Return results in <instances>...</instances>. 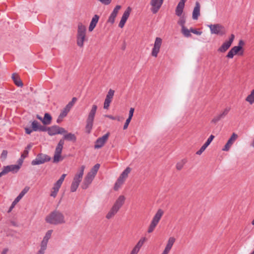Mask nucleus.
<instances>
[{"label":"nucleus","mask_w":254,"mask_h":254,"mask_svg":"<svg viewBox=\"0 0 254 254\" xmlns=\"http://www.w3.org/2000/svg\"><path fill=\"white\" fill-rule=\"evenodd\" d=\"M45 221L52 225H58L65 223V217L64 214L59 210H55L48 215Z\"/></svg>","instance_id":"nucleus-1"},{"label":"nucleus","mask_w":254,"mask_h":254,"mask_svg":"<svg viewBox=\"0 0 254 254\" xmlns=\"http://www.w3.org/2000/svg\"><path fill=\"white\" fill-rule=\"evenodd\" d=\"M97 106L96 105H93L92 108L90 111L86 121V132L87 133H90L93 126V122L94 120L95 116L97 111Z\"/></svg>","instance_id":"nucleus-2"},{"label":"nucleus","mask_w":254,"mask_h":254,"mask_svg":"<svg viewBox=\"0 0 254 254\" xmlns=\"http://www.w3.org/2000/svg\"><path fill=\"white\" fill-rule=\"evenodd\" d=\"M86 31V27L82 23L79 22L78 23L76 39L77 45L80 47L83 46L84 41L85 40Z\"/></svg>","instance_id":"nucleus-3"},{"label":"nucleus","mask_w":254,"mask_h":254,"mask_svg":"<svg viewBox=\"0 0 254 254\" xmlns=\"http://www.w3.org/2000/svg\"><path fill=\"white\" fill-rule=\"evenodd\" d=\"M164 214V211L161 209H159L155 215L154 216L151 223L148 229V232L150 233L153 231L159 221L160 220L162 216Z\"/></svg>","instance_id":"nucleus-4"},{"label":"nucleus","mask_w":254,"mask_h":254,"mask_svg":"<svg viewBox=\"0 0 254 254\" xmlns=\"http://www.w3.org/2000/svg\"><path fill=\"white\" fill-rule=\"evenodd\" d=\"M51 160V157L46 154L39 153L36 158L31 162V164L33 166L43 164L46 162H49Z\"/></svg>","instance_id":"nucleus-5"},{"label":"nucleus","mask_w":254,"mask_h":254,"mask_svg":"<svg viewBox=\"0 0 254 254\" xmlns=\"http://www.w3.org/2000/svg\"><path fill=\"white\" fill-rule=\"evenodd\" d=\"M211 34L222 36L226 34V31L224 26L220 24H211L209 25Z\"/></svg>","instance_id":"nucleus-6"},{"label":"nucleus","mask_w":254,"mask_h":254,"mask_svg":"<svg viewBox=\"0 0 254 254\" xmlns=\"http://www.w3.org/2000/svg\"><path fill=\"white\" fill-rule=\"evenodd\" d=\"M162 39L159 37H157L155 39L154 44V47L152 50L151 55L153 57H157L158 54L160 51V49L162 44Z\"/></svg>","instance_id":"nucleus-7"},{"label":"nucleus","mask_w":254,"mask_h":254,"mask_svg":"<svg viewBox=\"0 0 254 254\" xmlns=\"http://www.w3.org/2000/svg\"><path fill=\"white\" fill-rule=\"evenodd\" d=\"M109 136V133L108 132L104 134L103 136L99 137L96 141L94 145L95 149H99L101 148L105 144V142L107 140Z\"/></svg>","instance_id":"nucleus-8"},{"label":"nucleus","mask_w":254,"mask_h":254,"mask_svg":"<svg viewBox=\"0 0 254 254\" xmlns=\"http://www.w3.org/2000/svg\"><path fill=\"white\" fill-rule=\"evenodd\" d=\"M164 0H151L150 4L152 6L151 11L153 13H156L161 7Z\"/></svg>","instance_id":"nucleus-9"},{"label":"nucleus","mask_w":254,"mask_h":254,"mask_svg":"<svg viewBox=\"0 0 254 254\" xmlns=\"http://www.w3.org/2000/svg\"><path fill=\"white\" fill-rule=\"evenodd\" d=\"M235 38V35L231 34L228 41L225 42L223 43L221 46L218 49V51L220 52H225L231 46Z\"/></svg>","instance_id":"nucleus-10"},{"label":"nucleus","mask_w":254,"mask_h":254,"mask_svg":"<svg viewBox=\"0 0 254 254\" xmlns=\"http://www.w3.org/2000/svg\"><path fill=\"white\" fill-rule=\"evenodd\" d=\"M29 188L27 187H25L19 194V195L16 197V198L14 199V200L12 202L11 206H10L8 212H10L12 209L14 207L15 204L17 203L22 198V197L25 195V193L27 192L28 191Z\"/></svg>","instance_id":"nucleus-11"},{"label":"nucleus","mask_w":254,"mask_h":254,"mask_svg":"<svg viewBox=\"0 0 254 254\" xmlns=\"http://www.w3.org/2000/svg\"><path fill=\"white\" fill-rule=\"evenodd\" d=\"M131 11V8L129 6H128L126 9V10L124 11V12L122 16L121 21L119 24V27L123 28L124 26L127 19H128V18L130 15V13Z\"/></svg>","instance_id":"nucleus-12"},{"label":"nucleus","mask_w":254,"mask_h":254,"mask_svg":"<svg viewBox=\"0 0 254 254\" xmlns=\"http://www.w3.org/2000/svg\"><path fill=\"white\" fill-rule=\"evenodd\" d=\"M77 100V98L76 97H73L71 101L69 102L65 106V107L64 109L62 112L61 113V117H65L66 116L67 113L69 112L71 107L73 106L74 103Z\"/></svg>","instance_id":"nucleus-13"},{"label":"nucleus","mask_w":254,"mask_h":254,"mask_svg":"<svg viewBox=\"0 0 254 254\" xmlns=\"http://www.w3.org/2000/svg\"><path fill=\"white\" fill-rule=\"evenodd\" d=\"M238 135L235 133H233L231 136L230 138L228 139L227 142L224 146L222 150L225 151H227L229 150L230 147L234 143V141L236 140Z\"/></svg>","instance_id":"nucleus-14"},{"label":"nucleus","mask_w":254,"mask_h":254,"mask_svg":"<svg viewBox=\"0 0 254 254\" xmlns=\"http://www.w3.org/2000/svg\"><path fill=\"white\" fill-rule=\"evenodd\" d=\"M94 176L89 173L84 178V181L82 184L81 187L82 189L85 190L88 188L89 185L92 183L94 178Z\"/></svg>","instance_id":"nucleus-15"},{"label":"nucleus","mask_w":254,"mask_h":254,"mask_svg":"<svg viewBox=\"0 0 254 254\" xmlns=\"http://www.w3.org/2000/svg\"><path fill=\"white\" fill-rule=\"evenodd\" d=\"M31 127L34 131H46V127L42 126L37 121L34 120L31 123Z\"/></svg>","instance_id":"nucleus-16"},{"label":"nucleus","mask_w":254,"mask_h":254,"mask_svg":"<svg viewBox=\"0 0 254 254\" xmlns=\"http://www.w3.org/2000/svg\"><path fill=\"white\" fill-rule=\"evenodd\" d=\"M121 8V6L118 5L115 6L110 14L108 21L112 24L115 22V18L118 14L119 10Z\"/></svg>","instance_id":"nucleus-17"},{"label":"nucleus","mask_w":254,"mask_h":254,"mask_svg":"<svg viewBox=\"0 0 254 254\" xmlns=\"http://www.w3.org/2000/svg\"><path fill=\"white\" fill-rule=\"evenodd\" d=\"M214 138V136L213 135H211L205 143L201 147L199 150H198L196 154L197 155H201L202 152L205 150V149L207 147V146L210 144L213 138Z\"/></svg>","instance_id":"nucleus-18"},{"label":"nucleus","mask_w":254,"mask_h":254,"mask_svg":"<svg viewBox=\"0 0 254 254\" xmlns=\"http://www.w3.org/2000/svg\"><path fill=\"white\" fill-rule=\"evenodd\" d=\"M3 169L6 174L10 172H12L13 173H16L20 169L19 166H17L16 165H10L4 166Z\"/></svg>","instance_id":"nucleus-19"},{"label":"nucleus","mask_w":254,"mask_h":254,"mask_svg":"<svg viewBox=\"0 0 254 254\" xmlns=\"http://www.w3.org/2000/svg\"><path fill=\"white\" fill-rule=\"evenodd\" d=\"M85 169L84 166H81L80 170L79 172H78L74 176L73 178V182H74L75 183L76 182L77 183L80 184V182L81 181L83 173H84V170Z\"/></svg>","instance_id":"nucleus-20"},{"label":"nucleus","mask_w":254,"mask_h":254,"mask_svg":"<svg viewBox=\"0 0 254 254\" xmlns=\"http://www.w3.org/2000/svg\"><path fill=\"white\" fill-rule=\"evenodd\" d=\"M200 5L199 2L196 1L195 2V6L192 11V19L193 20H197L200 15Z\"/></svg>","instance_id":"nucleus-21"},{"label":"nucleus","mask_w":254,"mask_h":254,"mask_svg":"<svg viewBox=\"0 0 254 254\" xmlns=\"http://www.w3.org/2000/svg\"><path fill=\"white\" fill-rule=\"evenodd\" d=\"M58 128L59 126L56 125L50 127H46V131L48 132L49 135L53 136L58 134Z\"/></svg>","instance_id":"nucleus-22"},{"label":"nucleus","mask_w":254,"mask_h":254,"mask_svg":"<svg viewBox=\"0 0 254 254\" xmlns=\"http://www.w3.org/2000/svg\"><path fill=\"white\" fill-rule=\"evenodd\" d=\"M99 19V16L97 14L94 15V16L92 17L88 28V30L90 32L92 31L93 29L95 28L97 23L98 22Z\"/></svg>","instance_id":"nucleus-23"},{"label":"nucleus","mask_w":254,"mask_h":254,"mask_svg":"<svg viewBox=\"0 0 254 254\" xmlns=\"http://www.w3.org/2000/svg\"><path fill=\"white\" fill-rule=\"evenodd\" d=\"M125 200V197L124 195H120L116 200L115 203L113 205L117 209H120L124 204Z\"/></svg>","instance_id":"nucleus-24"},{"label":"nucleus","mask_w":254,"mask_h":254,"mask_svg":"<svg viewBox=\"0 0 254 254\" xmlns=\"http://www.w3.org/2000/svg\"><path fill=\"white\" fill-rule=\"evenodd\" d=\"M119 210V209H117L115 206H113L106 215V218L108 219L112 218L118 212Z\"/></svg>","instance_id":"nucleus-25"},{"label":"nucleus","mask_w":254,"mask_h":254,"mask_svg":"<svg viewBox=\"0 0 254 254\" xmlns=\"http://www.w3.org/2000/svg\"><path fill=\"white\" fill-rule=\"evenodd\" d=\"M52 117L49 113H45L43 120H42V123L45 125H49L51 123Z\"/></svg>","instance_id":"nucleus-26"},{"label":"nucleus","mask_w":254,"mask_h":254,"mask_svg":"<svg viewBox=\"0 0 254 254\" xmlns=\"http://www.w3.org/2000/svg\"><path fill=\"white\" fill-rule=\"evenodd\" d=\"M175 242V239L174 237L169 238L167 245L165 248V250L170 252L174 243Z\"/></svg>","instance_id":"nucleus-27"},{"label":"nucleus","mask_w":254,"mask_h":254,"mask_svg":"<svg viewBox=\"0 0 254 254\" xmlns=\"http://www.w3.org/2000/svg\"><path fill=\"white\" fill-rule=\"evenodd\" d=\"M12 78L16 85L18 87H22L23 86L22 81L16 74L13 73L12 75Z\"/></svg>","instance_id":"nucleus-28"},{"label":"nucleus","mask_w":254,"mask_h":254,"mask_svg":"<svg viewBox=\"0 0 254 254\" xmlns=\"http://www.w3.org/2000/svg\"><path fill=\"white\" fill-rule=\"evenodd\" d=\"M64 139L67 141L75 142L76 140V137L74 134L68 133L64 136Z\"/></svg>","instance_id":"nucleus-29"},{"label":"nucleus","mask_w":254,"mask_h":254,"mask_svg":"<svg viewBox=\"0 0 254 254\" xmlns=\"http://www.w3.org/2000/svg\"><path fill=\"white\" fill-rule=\"evenodd\" d=\"M184 6H185V5H182L179 3L178 4V5L176 7V10H175L176 14L178 16H181L182 15V14L183 12Z\"/></svg>","instance_id":"nucleus-30"},{"label":"nucleus","mask_w":254,"mask_h":254,"mask_svg":"<svg viewBox=\"0 0 254 254\" xmlns=\"http://www.w3.org/2000/svg\"><path fill=\"white\" fill-rule=\"evenodd\" d=\"M246 101L248 102L250 104H252L254 103V89L253 90L251 94L247 97Z\"/></svg>","instance_id":"nucleus-31"},{"label":"nucleus","mask_w":254,"mask_h":254,"mask_svg":"<svg viewBox=\"0 0 254 254\" xmlns=\"http://www.w3.org/2000/svg\"><path fill=\"white\" fill-rule=\"evenodd\" d=\"M100 164H95L91 169L90 171L89 172V174H91L92 175L94 176V177L96 176L99 169L100 167Z\"/></svg>","instance_id":"nucleus-32"},{"label":"nucleus","mask_w":254,"mask_h":254,"mask_svg":"<svg viewBox=\"0 0 254 254\" xmlns=\"http://www.w3.org/2000/svg\"><path fill=\"white\" fill-rule=\"evenodd\" d=\"M146 240V238L145 237L142 238L136 244V245L135 246L134 248L137 250L139 251L140 248L143 245L144 243L145 242Z\"/></svg>","instance_id":"nucleus-33"},{"label":"nucleus","mask_w":254,"mask_h":254,"mask_svg":"<svg viewBox=\"0 0 254 254\" xmlns=\"http://www.w3.org/2000/svg\"><path fill=\"white\" fill-rule=\"evenodd\" d=\"M190 32V29L189 30L186 27H183V28H182V33L186 37H190L191 36Z\"/></svg>","instance_id":"nucleus-34"},{"label":"nucleus","mask_w":254,"mask_h":254,"mask_svg":"<svg viewBox=\"0 0 254 254\" xmlns=\"http://www.w3.org/2000/svg\"><path fill=\"white\" fill-rule=\"evenodd\" d=\"M187 160L186 159H184L182 160L180 162L177 163L176 165V168L178 170H181L184 165L187 163Z\"/></svg>","instance_id":"nucleus-35"},{"label":"nucleus","mask_w":254,"mask_h":254,"mask_svg":"<svg viewBox=\"0 0 254 254\" xmlns=\"http://www.w3.org/2000/svg\"><path fill=\"white\" fill-rule=\"evenodd\" d=\"M52 232H53V230H48L46 234H45V236L43 238V240H45L47 242H48L49 240L51 238V236H52Z\"/></svg>","instance_id":"nucleus-36"},{"label":"nucleus","mask_w":254,"mask_h":254,"mask_svg":"<svg viewBox=\"0 0 254 254\" xmlns=\"http://www.w3.org/2000/svg\"><path fill=\"white\" fill-rule=\"evenodd\" d=\"M115 91L110 89L106 95V99L112 100V98L114 96Z\"/></svg>","instance_id":"nucleus-37"},{"label":"nucleus","mask_w":254,"mask_h":254,"mask_svg":"<svg viewBox=\"0 0 254 254\" xmlns=\"http://www.w3.org/2000/svg\"><path fill=\"white\" fill-rule=\"evenodd\" d=\"M79 183H77L76 182L75 183L74 182L72 181L70 187V191L71 192L75 191L77 190L79 186Z\"/></svg>","instance_id":"nucleus-38"},{"label":"nucleus","mask_w":254,"mask_h":254,"mask_svg":"<svg viewBox=\"0 0 254 254\" xmlns=\"http://www.w3.org/2000/svg\"><path fill=\"white\" fill-rule=\"evenodd\" d=\"M130 172V168L129 167H127L123 172L121 174V176L123 178H126L127 176H128V174L129 173V172Z\"/></svg>","instance_id":"nucleus-39"},{"label":"nucleus","mask_w":254,"mask_h":254,"mask_svg":"<svg viewBox=\"0 0 254 254\" xmlns=\"http://www.w3.org/2000/svg\"><path fill=\"white\" fill-rule=\"evenodd\" d=\"M180 19L178 22V24H179L180 26H181L182 28H183V27L185 26V24L186 23V18L184 16H180Z\"/></svg>","instance_id":"nucleus-40"},{"label":"nucleus","mask_w":254,"mask_h":254,"mask_svg":"<svg viewBox=\"0 0 254 254\" xmlns=\"http://www.w3.org/2000/svg\"><path fill=\"white\" fill-rule=\"evenodd\" d=\"M59 190V189L53 187V188H52V190L51 191L50 195L51 196L53 197L54 198L56 197Z\"/></svg>","instance_id":"nucleus-41"},{"label":"nucleus","mask_w":254,"mask_h":254,"mask_svg":"<svg viewBox=\"0 0 254 254\" xmlns=\"http://www.w3.org/2000/svg\"><path fill=\"white\" fill-rule=\"evenodd\" d=\"M61 158V154L55 153L53 162L54 163H58L60 161Z\"/></svg>","instance_id":"nucleus-42"},{"label":"nucleus","mask_w":254,"mask_h":254,"mask_svg":"<svg viewBox=\"0 0 254 254\" xmlns=\"http://www.w3.org/2000/svg\"><path fill=\"white\" fill-rule=\"evenodd\" d=\"M230 110V108H229V107L226 108L224 109V110L223 111V112L221 114H219L220 115V117L222 119L225 118V117L228 114Z\"/></svg>","instance_id":"nucleus-43"},{"label":"nucleus","mask_w":254,"mask_h":254,"mask_svg":"<svg viewBox=\"0 0 254 254\" xmlns=\"http://www.w3.org/2000/svg\"><path fill=\"white\" fill-rule=\"evenodd\" d=\"M48 242L43 240L40 244V249L46 250L47 249Z\"/></svg>","instance_id":"nucleus-44"},{"label":"nucleus","mask_w":254,"mask_h":254,"mask_svg":"<svg viewBox=\"0 0 254 254\" xmlns=\"http://www.w3.org/2000/svg\"><path fill=\"white\" fill-rule=\"evenodd\" d=\"M111 102V100L105 98L104 104V108L105 109H108Z\"/></svg>","instance_id":"nucleus-45"},{"label":"nucleus","mask_w":254,"mask_h":254,"mask_svg":"<svg viewBox=\"0 0 254 254\" xmlns=\"http://www.w3.org/2000/svg\"><path fill=\"white\" fill-rule=\"evenodd\" d=\"M242 49V47L240 46H234L232 48V50L235 54L238 53Z\"/></svg>","instance_id":"nucleus-46"},{"label":"nucleus","mask_w":254,"mask_h":254,"mask_svg":"<svg viewBox=\"0 0 254 254\" xmlns=\"http://www.w3.org/2000/svg\"><path fill=\"white\" fill-rule=\"evenodd\" d=\"M235 55V54L234 53L232 49L229 51L227 55V57L228 58L232 59L233 58L234 56Z\"/></svg>","instance_id":"nucleus-47"},{"label":"nucleus","mask_w":254,"mask_h":254,"mask_svg":"<svg viewBox=\"0 0 254 254\" xmlns=\"http://www.w3.org/2000/svg\"><path fill=\"white\" fill-rule=\"evenodd\" d=\"M222 119V118L220 117V115H218V116H216L213 119V120H212V122L214 123H216Z\"/></svg>","instance_id":"nucleus-48"},{"label":"nucleus","mask_w":254,"mask_h":254,"mask_svg":"<svg viewBox=\"0 0 254 254\" xmlns=\"http://www.w3.org/2000/svg\"><path fill=\"white\" fill-rule=\"evenodd\" d=\"M131 120V119H129V118H127L126 120V122L124 124V127H123L124 129H126L127 128L128 125H129V123L130 122Z\"/></svg>","instance_id":"nucleus-49"},{"label":"nucleus","mask_w":254,"mask_h":254,"mask_svg":"<svg viewBox=\"0 0 254 254\" xmlns=\"http://www.w3.org/2000/svg\"><path fill=\"white\" fill-rule=\"evenodd\" d=\"M58 130V134H62L67 132V131L64 128L61 127H59V128Z\"/></svg>","instance_id":"nucleus-50"},{"label":"nucleus","mask_w":254,"mask_h":254,"mask_svg":"<svg viewBox=\"0 0 254 254\" xmlns=\"http://www.w3.org/2000/svg\"><path fill=\"white\" fill-rule=\"evenodd\" d=\"M62 183L60 181H57L55 184H54V187L56 188H57L58 189H60V187H61L62 185Z\"/></svg>","instance_id":"nucleus-51"},{"label":"nucleus","mask_w":254,"mask_h":254,"mask_svg":"<svg viewBox=\"0 0 254 254\" xmlns=\"http://www.w3.org/2000/svg\"><path fill=\"white\" fill-rule=\"evenodd\" d=\"M98 0L104 5H108L112 1V0Z\"/></svg>","instance_id":"nucleus-52"},{"label":"nucleus","mask_w":254,"mask_h":254,"mask_svg":"<svg viewBox=\"0 0 254 254\" xmlns=\"http://www.w3.org/2000/svg\"><path fill=\"white\" fill-rule=\"evenodd\" d=\"M190 31L192 33L197 35H200L202 33V32L198 31L196 29H193V28H190Z\"/></svg>","instance_id":"nucleus-53"},{"label":"nucleus","mask_w":254,"mask_h":254,"mask_svg":"<svg viewBox=\"0 0 254 254\" xmlns=\"http://www.w3.org/2000/svg\"><path fill=\"white\" fill-rule=\"evenodd\" d=\"M63 148V147H60L59 146H57L55 153L61 154Z\"/></svg>","instance_id":"nucleus-54"},{"label":"nucleus","mask_w":254,"mask_h":254,"mask_svg":"<svg viewBox=\"0 0 254 254\" xmlns=\"http://www.w3.org/2000/svg\"><path fill=\"white\" fill-rule=\"evenodd\" d=\"M24 158H23L21 156L20 158L18 160L17 163L18 164H16L17 166H19V169L20 168L21 166H22V164L23 162V160Z\"/></svg>","instance_id":"nucleus-55"},{"label":"nucleus","mask_w":254,"mask_h":254,"mask_svg":"<svg viewBox=\"0 0 254 254\" xmlns=\"http://www.w3.org/2000/svg\"><path fill=\"white\" fill-rule=\"evenodd\" d=\"M125 178H122L121 176L118 179L117 182L119 185H121L124 182Z\"/></svg>","instance_id":"nucleus-56"},{"label":"nucleus","mask_w":254,"mask_h":254,"mask_svg":"<svg viewBox=\"0 0 254 254\" xmlns=\"http://www.w3.org/2000/svg\"><path fill=\"white\" fill-rule=\"evenodd\" d=\"M134 108H131L129 110V115H128V118H129V119H132V117L133 116V112H134Z\"/></svg>","instance_id":"nucleus-57"},{"label":"nucleus","mask_w":254,"mask_h":254,"mask_svg":"<svg viewBox=\"0 0 254 254\" xmlns=\"http://www.w3.org/2000/svg\"><path fill=\"white\" fill-rule=\"evenodd\" d=\"M28 153H29V151H27V150H24L23 153L21 154V156L23 158H25L27 157L28 155Z\"/></svg>","instance_id":"nucleus-58"},{"label":"nucleus","mask_w":254,"mask_h":254,"mask_svg":"<svg viewBox=\"0 0 254 254\" xmlns=\"http://www.w3.org/2000/svg\"><path fill=\"white\" fill-rule=\"evenodd\" d=\"M25 132L28 134H30L32 131H34L33 130H32V128H31L28 127H25Z\"/></svg>","instance_id":"nucleus-59"},{"label":"nucleus","mask_w":254,"mask_h":254,"mask_svg":"<svg viewBox=\"0 0 254 254\" xmlns=\"http://www.w3.org/2000/svg\"><path fill=\"white\" fill-rule=\"evenodd\" d=\"M7 154V151L4 150H3L1 154V158H5L6 157Z\"/></svg>","instance_id":"nucleus-60"},{"label":"nucleus","mask_w":254,"mask_h":254,"mask_svg":"<svg viewBox=\"0 0 254 254\" xmlns=\"http://www.w3.org/2000/svg\"><path fill=\"white\" fill-rule=\"evenodd\" d=\"M66 175L65 174H63L61 176L60 178L58 180V181H60L61 182H62L63 183L64 181V178H65Z\"/></svg>","instance_id":"nucleus-61"},{"label":"nucleus","mask_w":254,"mask_h":254,"mask_svg":"<svg viewBox=\"0 0 254 254\" xmlns=\"http://www.w3.org/2000/svg\"><path fill=\"white\" fill-rule=\"evenodd\" d=\"M64 144V140L63 139H61L59 141L57 146L63 147Z\"/></svg>","instance_id":"nucleus-62"},{"label":"nucleus","mask_w":254,"mask_h":254,"mask_svg":"<svg viewBox=\"0 0 254 254\" xmlns=\"http://www.w3.org/2000/svg\"><path fill=\"white\" fill-rule=\"evenodd\" d=\"M138 252L139 251L133 248L130 254H137Z\"/></svg>","instance_id":"nucleus-63"},{"label":"nucleus","mask_w":254,"mask_h":254,"mask_svg":"<svg viewBox=\"0 0 254 254\" xmlns=\"http://www.w3.org/2000/svg\"><path fill=\"white\" fill-rule=\"evenodd\" d=\"M32 146V144L30 143L27 145V146L25 147V150H27L29 151V150L31 148Z\"/></svg>","instance_id":"nucleus-64"}]
</instances>
